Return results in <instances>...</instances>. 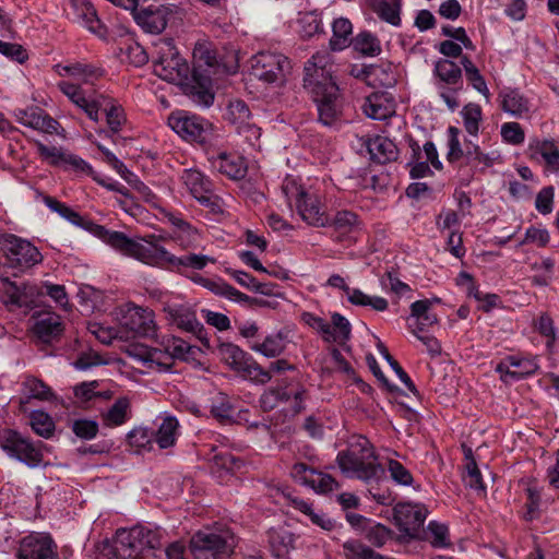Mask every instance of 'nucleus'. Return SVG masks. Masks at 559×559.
<instances>
[{"label":"nucleus","mask_w":559,"mask_h":559,"mask_svg":"<svg viewBox=\"0 0 559 559\" xmlns=\"http://www.w3.org/2000/svg\"><path fill=\"white\" fill-rule=\"evenodd\" d=\"M0 251L5 260L4 265L17 272H24L43 260L41 253L33 243L14 234L0 235Z\"/></svg>","instance_id":"7"},{"label":"nucleus","mask_w":559,"mask_h":559,"mask_svg":"<svg viewBox=\"0 0 559 559\" xmlns=\"http://www.w3.org/2000/svg\"><path fill=\"white\" fill-rule=\"evenodd\" d=\"M207 160L214 170L231 180H240L247 175L246 160L236 153H212L209 154Z\"/></svg>","instance_id":"25"},{"label":"nucleus","mask_w":559,"mask_h":559,"mask_svg":"<svg viewBox=\"0 0 559 559\" xmlns=\"http://www.w3.org/2000/svg\"><path fill=\"white\" fill-rule=\"evenodd\" d=\"M349 302L355 306H368L371 309L380 312L385 311L389 307L388 300L385 298L380 296H369L358 288L350 294Z\"/></svg>","instance_id":"58"},{"label":"nucleus","mask_w":559,"mask_h":559,"mask_svg":"<svg viewBox=\"0 0 559 559\" xmlns=\"http://www.w3.org/2000/svg\"><path fill=\"white\" fill-rule=\"evenodd\" d=\"M163 310L170 325L176 326L182 332L190 333L199 340L203 338L204 328L198 320L192 306L189 304L167 301L164 304Z\"/></svg>","instance_id":"17"},{"label":"nucleus","mask_w":559,"mask_h":559,"mask_svg":"<svg viewBox=\"0 0 559 559\" xmlns=\"http://www.w3.org/2000/svg\"><path fill=\"white\" fill-rule=\"evenodd\" d=\"M326 226L332 227L337 234V241H344L361 228V221L355 212L342 210L329 218Z\"/></svg>","instance_id":"33"},{"label":"nucleus","mask_w":559,"mask_h":559,"mask_svg":"<svg viewBox=\"0 0 559 559\" xmlns=\"http://www.w3.org/2000/svg\"><path fill=\"white\" fill-rule=\"evenodd\" d=\"M29 425L36 435L45 439H49L53 436L55 423L52 418L43 411H34L31 413Z\"/></svg>","instance_id":"54"},{"label":"nucleus","mask_w":559,"mask_h":559,"mask_svg":"<svg viewBox=\"0 0 559 559\" xmlns=\"http://www.w3.org/2000/svg\"><path fill=\"white\" fill-rule=\"evenodd\" d=\"M180 180L194 199L211 192L212 181L198 169H183Z\"/></svg>","instance_id":"41"},{"label":"nucleus","mask_w":559,"mask_h":559,"mask_svg":"<svg viewBox=\"0 0 559 559\" xmlns=\"http://www.w3.org/2000/svg\"><path fill=\"white\" fill-rule=\"evenodd\" d=\"M224 118L236 129L250 121L251 111L243 100L234 99L229 102Z\"/></svg>","instance_id":"50"},{"label":"nucleus","mask_w":559,"mask_h":559,"mask_svg":"<svg viewBox=\"0 0 559 559\" xmlns=\"http://www.w3.org/2000/svg\"><path fill=\"white\" fill-rule=\"evenodd\" d=\"M377 349L379 354L389 362L391 368L394 370L396 376L400 378V380L406 385V388L416 396H419V392L409 378V376L404 371V369L401 367V365L393 358V356L390 354L388 347L382 343L378 342Z\"/></svg>","instance_id":"56"},{"label":"nucleus","mask_w":559,"mask_h":559,"mask_svg":"<svg viewBox=\"0 0 559 559\" xmlns=\"http://www.w3.org/2000/svg\"><path fill=\"white\" fill-rule=\"evenodd\" d=\"M192 93L198 96L199 102L209 107L214 102L212 93V78L210 70L194 67L191 75Z\"/></svg>","instance_id":"37"},{"label":"nucleus","mask_w":559,"mask_h":559,"mask_svg":"<svg viewBox=\"0 0 559 559\" xmlns=\"http://www.w3.org/2000/svg\"><path fill=\"white\" fill-rule=\"evenodd\" d=\"M32 441L24 438L21 433L14 430H4L0 435V447L11 457L17 460V455L26 450Z\"/></svg>","instance_id":"45"},{"label":"nucleus","mask_w":559,"mask_h":559,"mask_svg":"<svg viewBox=\"0 0 559 559\" xmlns=\"http://www.w3.org/2000/svg\"><path fill=\"white\" fill-rule=\"evenodd\" d=\"M103 240L122 254L144 264L167 267L169 251L159 243L160 237L154 234L141 238H129L122 231H110Z\"/></svg>","instance_id":"1"},{"label":"nucleus","mask_w":559,"mask_h":559,"mask_svg":"<svg viewBox=\"0 0 559 559\" xmlns=\"http://www.w3.org/2000/svg\"><path fill=\"white\" fill-rule=\"evenodd\" d=\"M362 111L373 120H385L395 114V105L385 93H372L366 98Z\"/></svg>","instance_id":"31"},{"label":"nucleus","mask_w":559,"mask_h":559,"mask_svg":"<svg viewBox=\"0 0 559 559\" xmlns=\"http://www.w3.org/2000/svg\"><path fill=\"white\" fill-rule=\"evenodd\" d=\"M465 459H466L465 469L467 473L468 486L472 488H475V489H485L480 471L477 466V463L473 456V452L471 449H467L465 451Z\"/></svg>","instance_id":"61"},{"label":"nucleus","mask_w":559,"mask_h":559,"mask_svg":"<svg viewBox=\"0 0 559 559\" xmlns=\"http://www.w3.org/2000/svg\"><path fill=\"white\" fill-rule=\"evenodd\" d=\"M266 534L273 556L287 559L289 551L295 548V534L285 526L271 527Z\"/></svg>","instance_id":"32"},{"label":"nucleus","mask_w":559,"mask_h":559,"mask_svg":"<svg viewBox=\"0 0 559 559\" xmlns=\"http://www.w3.org/2000/svg\"><path fill=\"white\" fill-rule=\"evenodd\" d=\"M57 86L62 94L82 109L92 121L97 122L99 120V95L87 97L80 85L68 81H60Z\"/></svg>","instance_id":"26"},{"label":"nucleus","mask_w":559,"mask_h":559,"mask_svg":"<svg viewBox=\"0 0 559 559\" xmlns=\"http://www.w3.org/2000/svg\"><path fill=\"white\" fill-rule=\"evenodd\" d=\"M99 103L100 109H103L106 115L109 130L112 133H118L127 121L122 106L114 98L103 94L99 95Z\"/></svg>","instance_id":"40"},{"label":"nucleus","mask_w":559,"mask_h":559,"mask_svg":"<svg viewBox=\"0 0 559 559\" xmlns=\"http://www.w3.org/2000/svg\"><path fill=\"white\" fill-rule=\"evenodd\" d=\"M333 35L330 39L332 50H343L352 40L349 36L353 32V25L348 19L338 17L332 24Z\"/></svg>","instance_id":"47"},{"label":"nucleus","mask_w":559,"mask_h":559,"mask_svg":"<svg viewBox=\"0 0 559 559\" xmlns=\"http://www.w3.org/2000/svg\"><path fill=\"white\" fill-rule=\"evenodd\" d=\"M121 325L134 336H152L155 334L154 312L148 308L128 305L122 311Z\"/></svg>","instance_id":"22"},{"label":"nucleus","mask_w":559,"mask_h":559,"mask_svg":"<svg viewBox=\"0 0 559 559\" xmlns=\"http://www.w3.org/2000/svg\"><path fill=\"white\" fill-rule=\"evenodd\" d=\"M218 352L222 361L245 379L261 384L270 381L269 372L239 346L231 343L222 344Z\"/></svg>","instance_id":"10"},{"label":"nucleus","mask_w":559,"mask_h":559,"mask_svg":"<svg viewBox=\"0 0 559 559\" xmlns=\"http://www.w3.org/2000/svg\"><path fill=\"white\" fill-rule=\"evenodd\" d=\"M331 320L332 321L330 324L332 326V332L334 336L332 342H343L349 340L352 332L349 321L344 316L337 312L332 314Z\"/></svg>","instance_id":"62"},{"label":"nucleus","mask_w":559,"mask_h":559,"mask_svg":"<svg viewBox=\"0 0 559 559\" xmlns=\"http://www.w3.org/2000/svg\"><path fill=\"white\" fill-rule=\"evenodd\" d=\"M24 397L20 400V409L25 411L26 404L31 399L39 401H52L55 394L52 390L41 380L35 377H26L22 383Z\"/></svg>","instance_id":"39"},{"label":"nucleus","mask_w":559,"mask_h":559,"mask_svg":"<svg viewBox=\"0 0 559 559\" xmlns=\"http://www.w3.org/2000/svg\"><path fill=\"white\" fill-rule=\"evenodd\" d=\"M282 192L290 207L295 206L307 224L323 227L329 223L323 204L318 194L310 192L292 176L284 179Z\"/></svg>","instance_id":"4"},{"label":"nucleus","mask_w":559,"mask_h":559,"mask_svg":"<svg viewBox=\"0 0 559 559\" xmlns=\"http://www.w3.org/2000/svg\"><path fill=\"white\" fill-rule=\"evenodd\" d=\"M175 5L150 4L138 8L132 14L135 23L146 33L160 34L167 26Z\"/></svg>","instance_id":"21"},{"label":"nucleus","mask_w":559,"mask_h":559,"mask_svg":"<svg viewBox=\"0 0 559 559\" xmlns=\"http://www.w3.org/2000/svg\"><path fill=\"white\" fill-rule=\"evenodd\" d=\"M388 471L391 478L397 485L411 486L413 484L414 478L412 473L401 462L396 460H389Z\"/></svg>","instance_id":"64"},{"label":"nucleus","mask_w":559,"mask_h":559,"mask_svg":"<svg viewBox=\"0 0 559 559\" xmlns=\"http://www.w3.org/2000/svg\"><path fill=\"white\" fill-rule=\"evenodd\" d=\"M1 281L4 284L1 300L10 311L17 309L28 311L36 307L37 297L40 294L36 285L29 283L17 285L8 277H2Z\"/></svg>","instance_id":"16"},{"label":"nucleus","mask_w":559,"mask_h":559,"mask_svg":"<svg viewBox=\"0 0 559 559\" xmlns=\"http://www.w3.org/2000/svg\"><path fill=\"white\" fill-rule=\"evenodd\" d=\"M63 11L71 22L85 27L102 40L108 39V28L98 17L90 0H69Z\"/></svg>","instance_id":"15"},{"label":"nucleus","mask_w":559,"mask_h":559,"mask_svg":"<svg viewBox=\"0 0 559 559\" xmlns=\"http://www.w3.org/2000/svg\"><path fill=\"white\" fill-rule=\"evenodd\" d=\"M194 67H206L207 69L217 66V55L214 46L206 39L198 40L193 48Z\"/></svg>","instance_id":"49"},{"label":"nucleus","mask_w":559,"mask_h":559,"mask_svg":"<svg viewBox=\"0 0 559 559\" xmlns=\"http://www.w3.org/2000/svg\"><path fill=\"white\" fill-rule=\"evenodd\" d=\"M236 546V538L228 532H198L191 539L197 559H228Z\"/></svg>","instance_id":"12"},{"label":"nucleus","mask_w":559,"mask_h":559,"mask_svg":"<svg viewBox=\"0 0 559 559\" xmlns=\"http://www.w3.org/2000/svg\"><path fill=\"white\" fill-rule=\"evenodd\" d=\"M433 75L437 79L439 96L454 111L460 105L456 94L463 90L461 67L448 58H442L435 62Z\"/></svg>","instance_id":"11"},{"label":"nucleus","mask_w":559,"mask_h":559,"mask_svg":"<svg viewBox=\"0 0 559 559\" xmlns=\"http://www.w3.org/2000/svg\"><path fill=\"white\" fill-rule=\"evenodd\" d=\"M17 559H59L58 545L49 534L32 533L22 538Z\"/></svg>","instance_id":"18"},{"label":"nucleus","mask_w":559,"mask_h":559,"mask_svg":"<svg viewBox=\"0 0 559 559\" xmlns=\"http://www.w3.org/2000/svg\"><path fill=\"white\" fill-rule=\"evenodd\" d=\"M530 148L542 156L549 170L559 171V145L554 139L534 140Z\"/></svg>","instance_id":"42"},{"label":"nucleus","mask_w":559,"mask_h":559,"mask_svg":"<svg viewBox=\"0 0 559 559\" xmlns=\"http://www.w3.org/2000/svg\"><path fill=\"white\" fill-rule=\"evenodd\" d=\"M168 126L183 140L203 147L213 145L218 133L206 119L189 115L187 111H176L168 117Z\"/></svg>","instance_id":"5"},{"label":"nucleus","mask_w":559,"mask_h":559,"mask_svg":"<svg viewBox=\"0 0 559 559\" xmlns=\"http://www.w3.org/2000/svg\"><path fill=\"white\" fill-rule=\"evenodd\" d=\"M402 0H384L379 7L374 9V13L380 20L391 24L392 26L400 27Z\"/></svg>","instance_id":"51"},{"label":"nucleus","mask_w":559,"mask_h":559,"mask_svg":"<svg viewBox=\"0 0 559 559\" xmlns=\"http://www.w3.org/2000/svg\"><path fill=\"white\" fill-rule=\"evenodd\" d=\"M350 44L353 48L366 57H376L381 53V44L378 37L370 32H361L355 38L352 39Z\"/></svg>","instance_id":"48"},{"label":"nucleus","mask_w":559,"mask_h":559,"mask_svg":"<svg viewBox=\"0 0 559 559\" xmlns=\"http://www.w3.org/2000/svg\"><path fill=\"white\" fill-rule=\"evenodd\" d=\"M300 318L306 325L320 333L325 342H332L334 336L332 326L328 321L308 311L302 312Z\"/></svg>","instance_id":"59"},{"label":"nucleus","mask_w":559,"mask_h":559,"mask_svg":"<svg viewBox=\"0 0 559 559\" xmlns=\"http://www.w3.org/2000/svg\"><path fill=\"white\" fill-rule=\"evenodd\" d=\"M367 148L373 162L386 164L397 159L399 148L396 144L386 136L377 135L367 143Z\"/></svg>","instance_id":"36"},{"label":"nucleus","mask_w":559,"mask_h":559,"mask_svg":"<svg viewBox=\"0 0 559 559\" xmlns=\"http://www.w3.org/2000/svg\"><path fill=\"white\" fill-rule=\"evenodd\" d=\"M409 147L412 150V157L408 165H412L409 170L412 178H424L431 173L429 163L423 159V153L419 144L416 141H411Z\"/></svg>","instance_id":"57"},{"label":"nucleus","mask_w":559,"mask_h":559,"mask_svg":"<svg viewBox=\"0 0 559 559\" xmlns=\"http://www.w3.org/2000/svg\"><path fill=\"white\" fill-rule=\"evenodd\" d=\"M290 474L293 478L312 488L319 493L331 492L338 488V483L329 474L318 472L305 463H296L292 467Z\"/></svg>","instance_id":"23"},{"label":"nucleus","mask_w":559,"mask_h":559,"mask_svg":"<svg viewBox=\"0 0 559 559\" xmlns=\"http://www.w3.org/2000/svg\"><path fill=\"white\" fill-rule=\"evenodd\" d=\"M427 514L428 510L421 503L400 502L393 509L395 525L403 535L412 538L417 536Z\"/></svg>","instance_id":"19"},{"label":"nucleus","mask_w":559,"mask_h":559,"mask_svg":"<svg viewBox=\"0 0 559 559\" xmlns=\"http://www.w3.org/2000/svg\"><path fill=\"white\" fill-rule=\"evenodd\" d=\"M287 344V332L280 330L276 333L266 335L262 342H250L249 347L251 350L259 353L264 357L275 358L285 352Z\"/></svg>","instance_id":"34"},{"label":"nucleus","mask_w":559,"mask_h":559,"mask_svg":"<svg viewBox=\"0 0 559 559\" xmlns=\"http://www.w3.org/2000/svg\"><path fill=\"white\" fill-rule=\"evenodd\" d=\"M154 72L166 81H176L186 76L189 67L179 55L171 38H159L154 44Z\"/></svg>","instance_id":"8"},{"label":"nucleus","mask_w":559,"mask_h":559,"mask_svg":"<svg viewBox=\"0 0 559 559\" xmlns=\"http://www.w3.org/2000/svg\"><path fill=\"white\" fill-rule=\"evenodd\" d=\"M209 263H215V259L205 254L188 253L177 257L169 252L167 270L183 274L187 269L203 270Z\"/></svg>","instance_id":"38"},{"label":"nucleus","mask_w":559,"mask_h":559,"mask_svg":"<svg viewBox=\"0 0 559 559\" xmlns=\"http://www.w3.org/2000/svg\"><path fill=\"white\" fill-rule=\"evenodd\" d=\"M210 412L219 423H230L234 414L230 397L223 392H217L210 400Z\"/></svg>","instance_id":"46"},{"label":"nucleus","mask_w":559,"mask_h":559,"mask_svg":"<svg viewBox=\"0 0 559 559\" xmlns=\"http://www.w3.org/2000/svg\"><path fill=\"white\" fill-rule=\"evenodd\" d=\"M33 330L43 342L48 343L62 334L64 325L59 314L46 312L37 316Z\"/></svg>","instance_id":"35"},{"label":"nucleus","mask_w":559,"mask_h":559,"mask_svg":"<svg viewBox=\"0 0 559 559\" xmlns=\"http://www.w3.org/2000/svg\"><path fill=\"white\" fill-rule=\"evenodd\" d=\"M435 302H440V298L421 299L411 305L408 321L414 320V323L408 326L413 333H421L438 323L437 314L431 311Z\"/></svg>","instance_id":"30"},{"label":"nucleus","mask_w":559,"mask_h":559,"mask_svg":"<svg viewBox=\"0 0 559 559\" xmlns=\"http://www.w3.org/2000/svg\"><path fill=\"white\" fill-rule=\"evenodd\" d=\"M333 64L326 52H318L305 64L304 87L312 96L326 93L328 86L336 85L332 80Z\"/></svg>","instance_id":"14"},{"label":"nucleus","mask_w":559,"mask_h":559,"mask_svg":"<svg viewBox=\"0 0 559 559\" xmlns=\"http://www.w3.org/2000/svg\"><path fill=\"white\" fill-rule=\"evenodd\" d=\"M131 414V401L128 396H120L109 407L106 413L102 414V419L107 427H118L123 425Z\"/></svg>","instance_id":"43"},{"label":"nucleus","mask_w":559,"mask_h":559,"mask_svg":"<svg viewBox=\"0 0 559 559\" xmlns=\"http://www.w3.org/2000/svg\"><path fill=\"white\" fill-rule=\"evenodd\" d=\"M307 399V390L298 382H283L266 390L260 397V406L264 412H270L282 404L285 405L284 411L295 416L305 409V401Z\"/></svg>","instance_id":"9"},{"label":"nucleus","mask_w":559,"mask_h":559,"mask_svg":"<svg viewBox=\"0 0 559 559\" xmlns=\"http://www.w3.org/2000/svg\"><path fill=\"white\" fill-rule=\"evenodd\" d=\"M13 115L21 124L46 133H55L59 127V122L56 119L36 106L25 109L16 108Z\"/></svg>","instance_id":"29"},{"label":"nucleus","mask_w":559,"mask_h":559,"mask_svg":"<svg viewBox=\"0 0 559 559\" xmlns=\"http://www.w3.org/2000/svg\"><path fill=\"white\" fill-rule=\"evenodd\" d=\"M127 441L136 453L143 450L150 451L153 447L154 436L150 429L145 427H135L127 435Z\"/></svg>","instance_id":"55"},{"label":"nucleus","mask_w":559,"mask_h":559,"mask_svg":"<svg viewBox=\"0 0 559 559\" xmlns=\"http://www.w3.org/2000/svg\"><path fill=\"white\" fill-rule=\"evenodd\" d=\"M162 547L159 530L136 525L117 531L110 552L112 559H150L156 557L155 551Z\"/></svg>","instance_id":"2"},{"label":"nucleus","mask_w":559,"mask_h":559,"mask_svg":"<svg viewBox=\"0 0 559 559\" xmlns=\"http://www.w3.org/2000/svg\"><path fill=\"white\" fill-rule=\"evenodd\" d=\"M194 283L205 287L213 294L227 298L231 301H236L239 304H249V305H262V300H258L255 298H251L250 296L241 293L240 290L236 289L230 284L226 283L222 278L217 280H210L205 278L199 274H194L190 277Z\"/></svg>","instance_id":"27"},{"label":"nucleus","mask_w":559,"mask_h":559,"mask_svg":"<svg viewBox=\"0 0 559 559\" xmlns=\"http://www.w3.org/2000/svg\"><path fill=\"white\" fill-rule=\"evenodd\" d=\"M43 201L48 209L59 214L62 218L67 219L74 226L85 229L94 234L95 236L99 237L100 239H103L104 235L107 234V229L104 226L94 223L93 221L88 219L85 216H82L72 207L68 206L63 202L58 201L56 198L45 195Z\"/></svg>","instance_id":"24"},{"label":"nucleus","mask_w":559,"mask_h":559,"mask_svg":"<svg viewBox=\"0 0 559 559\" xmlns=\"http://www.w3.org/2000/svg\"><path fill=\"white\" fill-rule=\"evenodd\" d=\"M71 430L80 439L92 440L97 436L99 426L96 420L82 418L72 421Z\"/></svg>","instance_id":"60"},{"label":"nucleus","mask_w":559,"mask_h":559,"mask_svg":"<svg viewBox=\"0 0 559 559\" xmlns=\"http://www.w3.org/2000/svg\"><path fill=\"white\" fill-rule=\"evenodd\" d=\"M512 366V380H521L527 378L538 370L536 357H518L510 356Z\"/></svg>","instance_id":"53"},{"label":"nucleus","mask_w":559,"mask_h":559,"mask_svg":"<svg viewBox=\"0 0 559 559\" xmlns=\"http://www.w3.org/2000/svg\"><path fill=\"white\" fill-rule=\"evenodd\" d=\"M336 463L346 477L357 478L366 484H378L384 475V469L377 462L374 451L366 438H359L356 444L340 451Z\"/></svg>","instance_id":"3"},{"label":"nucleus","mask_w":559,"mask_h":559,"mask_svg":"<svg viewBox=\"0 0 559 559\" xmlns=\"http://www.w3.org/2000/svg\"><path fill=\"white\" fill-rule=\"evenodd\" d=\"M366 538L374 547L381 548L391 537V530L383 524L376 523L365 527Z\"/></svg>","instance_id":"63"},{"label":"nucleus","mask_w":559,"mask_h":559,"mask_svg":"<svg viewBox=\"0 0 559 559\" xmlns=\"http://www.w3.org/2000/svg\"><path fill=\"white\" fill-rule=\"evenodd\" d=\"M499 107L514 118H524L532 112V102L519 88L504 87L498 94Z\"/></svg>","instance_id":"28"},{"label":"nucleus","mask_w":559,"mask_h":559,"mask_svg":"<svg viewBox=\"0 0 559 559\" xmlns=\"http://www.w3.org/2000/svg\"><path fill=\"white\" fill-rule=\"evenodd\" d=\"M326 93H316L312 100L317 106L318 121L325 127H336L342 120L343 105L337 85H330Z\"/></svg>","instance_id":"20"},{"label":"nucleus","mask_w":559,"mask_h":559,"mask_svg":"<svg viewBox=\"0 0 559 559\" xmlns=\"http://www.w3.org/2000/svg\"><path fill=\"white\" fill-rule=\"evenodd\" d=\"M251 62V74L269 84H282L286 80L292 66L289 59L278 52L261 51L253 56Z\"/></svg>","instance_id":"13"},{"label":"nucleus","mask_w":559,"mask_h":559,"mask_svg":"<svg viewBox=\"0 0 559 559\" xmlns=\"http://www.w3.org/2000/svg\"><path fill=\"white\" fill-rule=\"evenodd\" d=\"M460 133L461 130L456 127L450 126L448 128V162L450 164H457L460 167L465 165L471 169L491 167L498 158L496 152L485 153L477 144L467 140L462 145L459 139Z\"/></svg>","instance_id":"6"},{"label":"nucleus","mask_w":559,"mask_h":559,"mask_svg":"<svg viewBox=\"0 0 559 559\" xmlns=\"http://www.w3.org/2000/svg\"><path fill=\"white\" fill-rule=\"evenodd\" d=\"M461 116L466 132L469 135L476 136L483 119L481 107L476 103H468L462 108Z\"/></svg>","instance_id":"52"},{"label":"nucleus","mask_w":559,"mask_h":559,"mask_svg":"<svg viewBox=\"0 0 559 559\" xmlns=\"http://www.w3.org/2000/svg\"><path fill=\"white\" fill-rule=\"evenodd\" d=\"M153 436L154 441L160 449L174 447L179 436V423L177 418L174 416L164 417L157 431Z\"/></svg>","instance_id":"44"}]
</instances>
